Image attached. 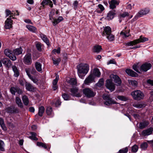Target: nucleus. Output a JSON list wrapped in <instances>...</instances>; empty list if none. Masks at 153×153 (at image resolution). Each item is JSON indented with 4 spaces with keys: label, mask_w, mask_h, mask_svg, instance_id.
<instances>
[{
    "label": "nucleus",
    "mask_w": 153,
    "mask_h": 153,
    "mask_svg": "<svg viewBox=\"0 0 153 153\" xmlns=\"http://www.w3.org/2000/svg\"><path fill=\"white\" fill-rule=\"evenodd\" d=\"M89 66L87 64L81 63L77 66V71L79 73H82V74H86L89 70Z\"/></svg>",
    "instance_id": "f257e3e1"
},
{
    "label": "nucleus",
    "mask_w": 153,
    "mask_h": 153,
    "mask_svg": "<svg viewBox=\"0 0 153 153\" xmlns=\"http://www.w3.org/2000/svg\"><path fill=\"white\" fill-rule=\"evenodd\" d=\"M131 95L135 100H139L143 99L144 97L143 93L140 90L134 91L131 92Z\"/></svg>",
    "instance_id": "f03ea898"
},
{
    "label": "nucleus",
    "mask_w": 153,
    "mask_h": 153,
    "mask_svg": "<svg viewBox=\"0 0 153 153\" xmlns=\"http://www.w3.org/2000/svg\"><path fill=\"white\" fill-rule=\"evenodd\" d=\"M102 97L105 100L104 104L107 105H110L113 104H117V103L113 100L110 95L104 94Z\"/></svg>",
    "instance_id": "7ed1b4c3"
},
{
    "label": "nucleus",
    "mask_w": 153,
    "mask_h": 153,
    "mask_svg": "<svg viewBox=\"0 0 153 153\" xmlns=\"http://www.w3.org/2000/svg\"><path fill=\"white\" fill-rule=\"evenodd\" d=\"M83 94L85 97L88 98H91L95 96L96 93L89 88H86L83 89Z\"/></svg>",
    "instance_id": "20e7f679"
},
{
    "label": "nucleus",
    "mask_w": 153,
    "mask_h": 153,
    "mask_svg": "<svg viewBox=\"0 0 153 153\" xmlns=\"http://www.w3.org/2000/svg\"><path fill=\"white\" fill-rule=\"evenodd\" d=\"M149 11V9L144 8L140 10L131 21L133 22L136 21L138 18L142 17L143 15L148 14Z\"/></svg>",
    "instance_id": "39448f33"
},
{
    "label": "nucleus",
    "mask_w": 153,
    "mask_h": 153,
    "mask_svg": "<svg viewBox=\"0 0 153 153\" xmlns=\"http://www.w3.org/2000/svg\"><path fill=\"white\" fill-rule=\"evenodd\" d=\"M70 92L71 93V95L73 97H80L82 96L81 91H79L77 87H75L71 88Z\"/></svg>",
    "instance_id": "423d86ee"
},
{
    "label": "nucleus",
    "mask_w": 153,
    "mask_h": 153,
    "mask_svg": "<svg viewBox=\"0 0 153 153\" xmlns=\"http://www.w3.org/2000/svg\"><path fill=\"white\" fill-rule=\"evenodd\" d=\"M6 112L9 113L15 114L19 112V109L17 107L14 105H12L6 108Z\"/></svg>",
    "instance_id": "0eeeda50"
},
{
    "label": "nucleus",
    "mask_w": 153,
    "mask_h": 153,
    "mask_svg": "<svg viewBox=\"0 0 153 153\" xmlns=\"http://www.w3.org/2000/svg\"><path fill=\"white\" fill-rule=\"evenodd\" d=\"M23 62L26 65H29L31 64L32 60L31 55L30 53H28L25 56L23 59Z\"/></svg>",
    "instance_id": "6e6552de"
},
{
    "label": "nucleus",
    "mask_w": 153,
    "mask_h": 153,
    "mask_svg": "<svg viewBox=\"0 0 153 153\" xmlns=\"http://www.w3.org/2000/svg\"><path fill=\"white\" fill-rule=\"evenodd\" d=\"M1 62L5 67L7 69H9L12 65V63L8 58H4L1 59Z\"/></svg>",
    "instance_id": "1a4fd4ad"
},
{
    "label": "nucleus",
    "mask_w": 153,
    "mask_h": 153,
    "mask_svg": "<svg viewBox=\"0 0 153 153\" xmlns=\"http://www.w3.org/2000/svg\"><path fill=\"white\" fill-rule=\"evenodd\" d=\"M12 16H10L9 17L7 18L5 22V28L6 29H10L12 27L13 20L11 19Z\"/></svg>",
    "instance_id": "9d476101"
},
{
    "label": "nucleus",
    "mask_w": 153,
    "mask_h": 153,
    "mask_svg": "<svg viewBox=\"0 0 153 153\" xmlns=\"http://www.w3.org/2000/svg\"><path fill=\"white\" fill-rule=\"evenodd\" d=\"M105 85L106 88L111 91H114L115 89V87L112 80L110 79L107 80Z\"/></svg>",
    "instance_id": "9b49d317"
},
{
    "label": "nucleus",
    "mask_w": 153,
    "mask_h": 153,
    "mask_svg": "<svg viewBox=\"0 0 153 153\" xmlns=\"http://www.w3.org/2000/svg\"><path fill=\"white\" fill-rule=\"evenodd\" d=\"M111 76L113 79L114 82L117 85L120 86L121 85L122 82L121 80L118 76L112 74L111 75Z\"/></svg>",
    "instance_id": "f8f14e48"
},
{
    "label": "nucleus",
    "mask_w": 153,
    "mask_h": 153,
    "mask_svg": "<svg viewBox=\"0 0 153 153\" xmlns=\"http://www.w3.org/2000/svg\"><path fill=\"white\" fill-rule=\"evenodd\" d=\"M152 65L150 63L145 62L142 64L140 66V70L144 72H146L150 69L152 67Z\"/></svg>",
    "instance_id": "ddd939ff"
},
{
    "label": "nucleus",
    "mask_w": 153,
    "mask_h": 153,
    "mask_svg": "<svg viewBox=\"0 0 153 153\" xmlns=\"http://www.w3.org/2000/svg\"><path fill=\"white\" fill-rule=\"evenodd\" d=\"M116 14V11L115 10H110L107 13L105 19L108 20H111L114 18Z\"/></svg>",
    "instance_id": "4468645a"
},
{
    "label": "nucleus",
    "mask_w": 153,
    "mask_h": 153,
    "mask_svg": "<svg viewBox=\"0 0 153 153\" xmlns=\"http://www.w3.org/2000/svg\"><path fill=\"white\" fill-rule=\"evenodd\" d=\"M120 1L119 0H111L110 2H109V7L111 9L114 10L116 6L119 5Z\"/></svg>",
    "instance_id": "2eb2a0df"
},
{
    "label": "nucleus",
    "mask_w": 153,
    "mask_h": 153,
    "mask_svg": "<svg viewBox=\"0 0 153 153\" xmlns=\"http://www.w3.org/2000/svg\"><path fill=\"white\" fill-rule=\"evenodd\" d=\"M43 8H45L46 5H49V6L51 8L53 7V3L52 1L51 0H43L41 3Z\"/></svg>",
    "instance_id": "dca6fc26"
},
{
    "label": "nucleus",
    "mask_w": 153,
    "mask_h": 153,
    "mask_svg": "<svg viewBox=\"0 0 153 153\" xmlns=\"http://www.w3.org/2000/svg\"><path fill=\"white\" fill-rule=\"evenodd\" d=\"M94 77L92 74H90L85 79L84 83L88 85L90 83H92L94 81Z\"/></svg>",
    "instance_id": "f3484780"
},
{
    "label": "nucleus",
    "mask_w": 153,
    "mask_h": 153,
    "mask_svg": "<svg viewBox=\"0 0 153 153\" xmlns=\"http://www.w3.org/2000/svg\"><path fill=\"white\" fill-rule=\"evenodd\" d=\"M153 128L150 127L147 129L143 130L142 132V134L144 136H148L152 134Z\"/></svg>",
    "instance_id": "a211bd4d"
},
{
    "label": "nucleus",
    "mask_w": 153,
    "mask_h": 153,
    "mask_svg": "<svg viewBox=\"0 0 153 153\" xmlns=\"http://www.w3.org/2000/svg\"><path fill=\"white\" fill-rule=\"evenodd\" d=\"M111 28L109 26L105 27L103 31L102 32V35L103 36H106L111 33Z\"/></svg>",
    "instance_id": "6ab92c4d"
},
{
    "label": "nucleus",
    "mask_w": 153,
    "mask_h": 153,
    "mask_svg": "<svg viewBox=\"0 0 153 153\" xmlns=\"http://www.w3.org/2000/svg\"><path fill=\"white\" fill-rule=\"evenodd\" d=\"M126 73L129 76L133 77L137 76L138 74L132 70L127 69L126 70Z\"/></svg>",
    "instance_id": "aec40b11"
},
{
    "label": "nucleus",
    "mask_w": 153,
    "mask_h": 153,
    "mask_svg": "<svg viewBox=\"0 0 153 153\" xmlns=\"http://www.w3.org/2000/svg\"><path fill=\"white\" fill-rule=\"evenodd\" d=\"M12 68L14 73V76L16 77H18L19 75V72L18 67L14 65L12 66Z\"/></svg>",
    "instance_id": "412c9836"
},
{
    "label": "nucleus",
    "mask_w": 153,
    "mask_h": 153,
    "mask_svg": "<svg viewBox=\"0 0 153 153\" xmlns=\"http://www.w3.org/2000/svg\"><path fill=\"white\" fill-rule=\"evenodd\" d=\"M25 86L26 89L28 91L33 92L35 91L34 87L30 83L26 82Z\"/></svg>",
    "instance_id": "4be33fe9"
},
{
    "label": "nucleus",
    "mask_w": 153,
    "mask_h": 153,
    "mask_svg": "<svg viewBox=\"0 0 153 153\" xmlns=\"http://www.w3.org/2000/svg\"><path fill=\"white\" fill-rule=\"evenodd\" d=\"M63 20V18L61 16H59L58 19H53L52 21L53 25V26H55Z\"/></svg>",
    "instance_id": "5701e85b"
},
{
    "label": "nucleus",
    "mask_w": 153,
    "mask_h": 153,
    "mask_svg": "<svg viewBox=\"0 0 153 153\" xmlns=\"http://www.w3.org/2000/svg\"><path fill=\"white\" fill-rule=\"evenodd\" d=\"M40 36L43 41L46 43L47 45L49 46L50 44L49 42V40L46 36L41 33L40 34Z\"/></svg>",
    "instance_id": "b1692460"
},
{
    "label": "nucleus",
    "mask_w": 153,
    "mask_h": 153,
    "mask_svg": "<svg viewBox=\"0 0 153 153\" xmlns=\"http://www.w3.org/2000/svg\"><path fill=\"white\" fill-rule=\"evenodd\" d=\"M26 27L30 31L34 33L36 32L37 29L35 27L30 25H27Z\"/></svg>",
    "instance_id": "393cba45"
},
{
    "label": "nucleus",
    "mask_w": 153,
    "mask_h": 153,
    "mask_svg": "<svg viewBox=\"0 0 153 153\" xmlns=\"http://www.w3.org/2000/svg\"><path fill=\"white\" fill-rule=\"evenodd\" d=\"M15 102L19 107L20 108H22L23 107V104L22 103L21 100L19 97H16Z\"/></svg>",
    "instance_id": "a878e982"
},
{
    "label": "nucleus",
    "mask_w": 153,
    "mask_h": 153,
    "mask_svg": "<svg viewBox=\"0 0 153 153\" xmlns=\"http://www.w3.org/2000/svg\"><path fill=\"white\" fill-rule=\"evenodd\" d=\"M22 49L21 47L17 48L13 50V53L14 54L16 55H18L22 54Z\"/></svg>",
    "instance_id": "bb28decb"
},
{
    "label": "nucleus",
    "mask_w": 153,
    "mask_h": 153,
    "mask_svg": "<svg viewBox=\"0 0 153 153\" xmlns=\"http://www.w3.org/2000/svg\"><path fill=\"white\" fill-rule=\"evenodd\" d=\"M92 74L93 75V76H94L97 77H100L101 73L99 69L96 68L93 69V74Z\"/></svg>",
    "instance_id": "cd10ccee"
},
{
    "label": "nucleus",
    "mask_w": 153,
    "mask_h": 153,
    "mask_svg": "<svg viewBox=\"0 0 153 153\" xmlns=\"http://www.w3.org/2000/svg\"><path fill=\"white\" fill-rule=\"evenodd\" d=\"M102 49L101 46L99 45H96L94 46L93 48V51L94 52L99 53Z\"/></svg>",
    "instance_id": "c85d7f7f"
},
{
    "label": "nucleus",
    "mask_w": 153,
    "mask_h": 153,
    "mask_svg": "<svg viewBox=\"0 0 153 153\" xmlns=\"http://www.w3.org/2000/svg\"><path fill=\"white\" fill-rule=\"evenodd\" d=\"M45 108L43 106H41L39 108L38 114L40 117L43 116L45 111Z\"/></svg>",
    "instance_id": "c756f323"
},
{
    "label": "nucleus",
    "mask_w": 153,
    "mask_h": 153,
    "mask_svg": "<svg viewBox=\"0 0 153 153\" xmlns=\"http://www.w3.org/2000/svg\"><path fill=\"white\" fill-rule=\"evenodd\" d=\"M22 99L24 104L25 105H27L29 102V100L27 97L25 95H24L22 96Z\"/></svg>",
    "instance_id": "7c9ffc66"
},
{
    "label": "nucleus",
    "mask_w": 153,
    "mask_h": 153,
    "mask_svg": "<svg viewBox=\"0 0 153 153\" xmlns=\"http://www.w3.org/2000/svg\"><path fill=\"white\" fill-rule=\"evenodd\" d=\"M35 67L36 70L39 72L42 71V65L40 63L38 62H36L35 65Z\"/></svg>",
    "instance_id": "2f4dec72"
},
{
    "label": "nucleus",
    "mask_w": 153,
    "mask_h": 153,
    "mask_svg": "<svg viewBox=\"0 0 153 153\" xmlns=\"http://www.w3.org/2000/svg\"><path fill=\"white\" fill-rule=\"evenodd\" d=\"M137 43L140 42H144L148 40V39L145 37H143L141 36L139 39H137Z\"/></svg>",
    "instance_id": "473e14b6"
},
{
    "label": "nucleus",
    "mask_w": 153,
    "mask_h": 153,
    "mask_svg": "<svg viewBox=\"0 0 153 153\" xmlns=\"http://www.w3.org/2000/svg\"><path fill=\"white\" fill-rule=\"evenodd\" d=\"M149 122L147 121L141 122L139 124V127L140 129H143L146 128L149 125Z\"/></svg>",
    "instance_id": "72a5a7b5"
},
{
    "label": "nucleus",
    "mask_w": 153,
    "mask_h": 153,
    "mask_svg": "<svg viewBox=\"0 0 153 153\" xmlns=\"http://www.w3.org/2000/svg\"><path fill=\"white\" fill-rule=\"evenodd\" d=\"M138 44L137 39L134 40L133 41H130L125 44V45L127 46H131L135 45Z\"/></svg>",
    "instance_id": "f704fd0d"
},
{
    "label": "nucleus",
    "mask_w": 153,
    "mask_h": 153,
    "mask_svg": "<svg viewBox=\"0 0 153 153\" xmlns=\"http://www.w3.org/2000/svg\"><path fill=\"white\" fill-rule=\"evenodd\" d=\"M105 36H106L107 38L109 41H113L114 40V36L111 33L110 34L107 35H106Z\"/></svg>",
    "instance_id": "c9c22d12"
},
{
    "label": "nucleus",
    "mask_w": 153,
    "mask_h": 153,
    "mask_svg": "<svg viewBox=\"0 0 153 153\" xmlns=\"http://www.w3.org/2000/svg\"><path fill=\"white\" fill-rule=\"evenodd\" d=\"M148 147V145L146 142H144L142 143L140 145V148L142 150H145Z\"/></svg>",
    "instance_id": "e433bc0d"
},
{
    "label": "nucleus",
    "mask_w": 153,
    "mask_h": 153,
    "mask_svg": "<svg viewBox=\"0 0 153 153\" xmlns=\"http://www.w3.org/2000/svg\"><path fill=\"white\" fill-rule=\"evenodd\" d=\"M36 145L39 147H42L45 149H47V146L46 144L43 143L38 142L36 143Z\"/></svg>",
    "instance_id": "4c0bfd02"
},
{
    "label": "nucleus",
    "mask_w": 153,
    "mask_h": 153,
    "mask_svg": "<svg viewBox=\"0 0 153 153\" xmlns=\"http://www.w3.org/2000/svg\"><path fill=\"white\" fill-rule=\"evenodd\" d=\"M62 96L64 99L65 100H69L70 99V96L69 95L66 93H63L62 94Z\"/></svg>",
    "instance_id": "58836bf2"
},
{
    "label": "nucleus",
    "mask_w": 153,
    "mask_h": 153,
    "mask_svg": "<svg viewBox=\"0 0 153 153\" xmlns=\"http://www.w3.org/2000/svg\"><path fill=\"white\" fill-rule=\"evenodd\" d=\"M12 51L8 49H5L4 51V54L7 56L9 57L12 53Z\"/></svg>",
    "instance_id": "ea45409f"
},
{
    "label": "nucleus",
    "mask_w": 153,
    "mask_h": 153,
    "mask_svg": "<svg viewBox=\"0 0 153 153\" xmlns=\"http://www.w3.org/2000/svg\"><path fill=\"white\" fill-rule=\"evenodd\" d=\"M52 60L53 61V63L54 65H58L59 63L61 61V59L59 58H57L56 59L52 57Z\"/></svg>",
    "instance_id": "a19ab883"
},
{
    "label": "nucleus",
    "mask_w": 153,
    "mask_h": 153,
    "mask_svg": "<svg viewBox=\"0 0 153 153\" xmlns=\"http://www.w3.org/2000/svg\"><path fill=\"white\" fill-rule=\"evenodd\" d=\"M104 80L103 79H100L98 83L96 84L97 86L99 87H101L103 84Z\"/></svg>",
    "instance_id": "79ce46f5"
},
{
    "label": "nucleus",
    "mask_w": 153,
    "mask_h": 153,
    "mask_svg": "<svg viewBox=\"0 0 153 153\" xmlns=\"http://www.w3.org/2000/svg\"><path fill=\"white\" fill-rule=\"evenodd\" d=\"M52 111V107H47L46 109V113L47 115H50L51 114Z\"/></svg>",
    "instance_id": "37998d69"
},
{
    "label": "nucleus",
    "mask_w": 153,
    "mask_h": 153,
    "mask_svg": "<svg viewBox=\"0 0 153 153\" xmlns=\"http://www.w3.org/2000/svg\"><path fill=\"white\" fill-rule=\"evenodd\" d=\"M117 98L119 100L123 101H126L128 100L127 98L123 96H118Z\"/></svg>",
    "instance_id": "c03bdc74"
},
{
    "label": "nucleus",
    "mask_w": 153,
    "mask_h": 153,
    "mask_svg": "<svg viewBox=\"0 0 153 153\" xmlns=\"http://www.w3.org/2000/svg\"><path fill=\"white\" fill-rule=\"evenodd\" d=\"M4 146V142L1 140H0V150L1 151H5Z\"/></svg>",
    "instance_id": "a18cd8bd"
},
{
    "label": "nucleus",
    "mask_w": 153,
    "mask_h": 153,
    "mask_svg": "<svg viewBox=\"0 0 153 153\" xmlns=\"http://www.w3.org/2000/svg\"><path fill=\"white\" fill-rule=\"evenodd\" d=\"M128 149L127 147L123 148L120 150L118 152L119 153H126L127 152Z\"/></svg>",
    "instance_id": "49530a36"
},
{
    "label": "nucleus",
    "mask_w": 153,
    "mask_h": 153,
    "mask_svg": "<svg viewBox=\"0 0 153 153\" xmlns=\"http://www.w3.org/2000/svg\"><path fill=\"white\" fill-rule=\"evenodd\" d=\"M69 83L71 85H76V80L74 78H71L70 79Z\"/></svg>",
    "instance_id": "de8ad7c7"
},
{
    "label": "nucleus",
    "mask_w": 153,
    "mask_h": 153,
    "mask_svg": "<svg viewBox=\"0 0 153 153\" xmlns=\"http://www.w3.org/2000/svg\"><path fill=\"white\" fill-rule=\"evenodd\" d=\"M138 149V146L137 145H134L132 147L131 151L133 152H136L137 151Z\"/></svg>",
    "instance_id": "09e8293b"
},
{
    "label": "nucleus",
    "mask_w": 153,
    "mask_h": 153,
    "mask_svg": "<svg viewBox=\"0 0 153 153\" xmlns=\"http://www.w3.org/2000/svg\"><path fill=\"white\" fill-rule=\"evenodd\" d=\"M133 106H134L138 108H143L145 106V105L144 104L141 103H139L135 104Z\"/></svg>",
    "instance_id": "8fccbe9b"
},
{
    "label": "nucleus",
    "mask_w": 153,
    "mask_h": 153,
    "mask_svg": "<svg viewBox=\"0 0 153 153\" xmlns=\"http://www.w3.org/2000/svg\"><path fill=\"white\" fill-rule=\"evenodd\" d=\"M133 69L137 72L140 73V72L138 69L139 68L138 64H134L132 66Z\"/></svg>",
    "instance_id": "3c124183"
},
{
    "label": "nucleus",
    "mask_w": 153,
    "mask_h": 153,
    "mask_svg": "<svg viewBox=\"0 0 153 153\" xmlns=\"http://www.w3.org/2000/svg\"><path fill=\"white\" fill-rule=\"evenodd\" d=\"M16 90V87H12L10 89V91L11 93L13 95H15Z\"/></svg>",
    "instance_id": "603ef678"
},
{
    "label": "nucleus",
    "mask_w": 153,
    "mask_h": 153,
    "mask_svg": "<svg viewBox=\"0 0 153 153\" xmlns=\"http://www.w3.org/2000/svg\"><path fill=\"white\" fill-rule=\"evenodd\" d=\"M59 78V76L58 75H56V76L55 79H54L53 81V85H57Z\"/></svg>",
    "instance_id": "864d4df0"
},
{
    "label": "nucleus",
    "mask_w": 153,
    "mask_h": 153,
    "mask_svg": "<svg viewBox=\"0 0 153 153\" xmlns=\"http://www.w3.org/2000/svg\"><path fill=\"white\" fill-rule=\"evenodd\" d=\"M25 71L28 77H30L31 76L30 74V68H27L25 69Z\"/></svg>",
    "instance_id": "5fc2aeb1"
},
{
    "label": "nucleus",
    "mask_w": 153,
    "mask_h": 153,
    "mask_svg": "<svg viewBox=\"0 0 153 153\" xmlns=\"http://www.w3.org/2000/svg\"><path fill=\"white\" fill-rule=\"evenodd\" d=\"M15 54L13 55L12 53L8 57L10 59L13 61H14L16 59V57Z\"/></svg>",
    "instance_id": "6e6d98bb"
},
{
    "label": "nucleus",
    "mask_w": 153,
    "mask_h": 153,
    "mask_svg": "<svg viewBox=\"0 0 153 153\" xmlns=\"http://www.w3.org/2000/svg\"><path fill=\"white\" fill-rule=\"evenodd\" d=\"M132 85L133 86L136 87L137 86V82L136 80H131L130 82Z\"/></svg>",
    "instance_id": "4d7b16f0"
},
{
    "label": "nucleus",
    "mask_w": 153,
    "mask_h": 153,
    "mask_svg": "<svg viewBox=\"0 0 153 153\" xmlns=\"http://www.w3.org/2000/svg\"><path fill=\"white\" fill-rule=\"evenodd\" d=\"M29 78L31 79L34 83H36L38 82V80L36 78L32 76H31L30 77H29Z\"/></svg>",
    "instance_id": "13d9d810"
},
{
    "label": "nucleus",
    "mask_w": 153,
    "mask_h": 153,
    "mask_svg": "<svg viewBox=\"0 0 153 153\" xmlns=\"http://www.w3.org/2000/svg\"><path fill=\"white\" fill-rule=\"evenodd\" d=\"M5 12L6 13V17H7L9 15L11 16L13 13H12L10 10H9L6 9L5 10Z\"/></svg>",
    "instance_id": "bf43d9fd"
},
{
    "label": "nucleus",
    "mask_w": 153,
    "mask_h": 153,
    "mask_svg": "<svg viewBox=\"0 0 153 153\" xmlns=\"http://www.w3.org/2000/svg\"><path fill=\"white\" fill-rule=\"evenodd\" d=\"M52 52L54 53H60V48L58 47L57 49H54L53 50Z\"/></svg>",
    "instance_id": "052dcab7"
},
{
    "label": "nucleus",
    "mask_w": 153,
    "mask_h": 153,
    "mask_svg": "<svg viewBox=\"0 0 153 153\" xmlns=\"http://www.w3.org/2000/svg\"><path fill=\"white\" fill-rule=\"evenodd\" d=\"M117 63L115 61V59H111L109 60V61L107 62L108 64H116Z\"/></svg>",
    "instance_id": "680f3d73"
},
{
    "label": "nucleus",
    "mask_w": 153,
    "mask_h": 153,
    "mask_svg": "<svg viewBox=\"0 0 153 153\" xmlns=\"http://www.w3.org/2000/svg\"><path fill=\"white\" fill-rule=\"evenodd\" d=\"M61 102L59 99H57L55 102V105L56 107H58L60 105Z\"/></svg>",
    "instance_id": "e2e57ef3"
},
{
    "label": "nucleus",
    "mask_w": 153,
    "mask_h": 153,
    "mask_svg": "<svg viewBox=\"0 0 153 153\" xmlns=\"http://www.w3.org/2000/svg\"><path fill=\"white\" fill-rule=\"evenodd\" d=\"M129 15V14L127 12H125L121 14L120 15L121 17L123 18H124L126 16H128Z\"/></svg>",
    "instance_id": "0e129e2a"
},
{
    "label": "nucleus",
    "mask_w": 153,
    "mask_h": 153,
    "mask_svg": "<svg viewBox=\"0 0 153 153\" xmlns=\"http://www.w3.org/2000/svg\"><path fill=\"white\" fill-rule=\"evenodd\" d=\"M16 92L19 94H21L22 93V90L18 87H16Z\"/></svg>",
    "instance_id": "69168bd1"
},
{
    "label": "nucleus",
    "mask_w": 153,
    "mask_h": 153,
    "mask_svg": "<svg viewBox=\"0 0 153 153\" xmlns=\"http://www.w3.org/2000/svg\"><path fill=\"white\" fill-rule=\"evenodd\" d=\"M36 47L37 49L39 51H41V45L39 43H37L36 45Z\"/></svg>",
    "instance_id": "338daca9"
},
{
    "label": "nucleus",
    "mask_w": 153,
    "mask_h": 153,
    "mask_svg": "<svg viewBox=\"0 0 153 153\" xmlns=\"http://www.w3.org/2000/svg\"><path fill=\"white\" fill-rule=\"evenodd\" d=\"M147 82L148 84L151 85L152 86H153V80L150 79H148L147 81Z\"/></svg>",
    "instance_id": "774afa93"
}]
</instances>
